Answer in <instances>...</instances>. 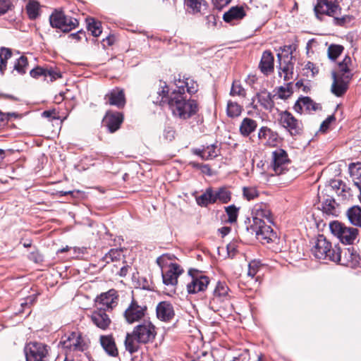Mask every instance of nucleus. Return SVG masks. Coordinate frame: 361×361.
I'll return each instance as SVG.
<instances>
[{
	"label": "nucleus",
	"instance_id": "nucleus-51",
	"mask_svg": "<svg viewBox=\"0 0 361 361\" xmlns=\"http://www.w3.org/2000/svg\"><path fill=\"white\" fill-rule=\"evenodd\" d=\"M226 213L228 216V221L233 223L236 221L238 216V209L233 205L229 206L226 209Z\"/></svg>",
	"mask_w": 361,
	"mask_h": 361
},
{
	"label": "nucleus",
	"instance_id": "nucleus-17",
	"mask_svg": "<svg viewBox=\"0 0 361 361\" xmlns=\"http://www.w3.org/2000/svg\"><path fill=\"white\" fill-rule=\"evenodd\" d=\"M97 309L106 310V309H112L117 305L116 291L114 289L106 293H102L95 300Z\"/></svg>",
	"mask_w": 361,
	"mask_h": 361
},
{
	"label": "nucleus",
	"instance_id": "nucleus-40",
	"mask_svg": "<svg viewBox=\"0 0 361 361\" xmlns=\"http://www.w3.org/2000/svg\"><path fill=\"white\" fill-rule=\"evenodd\" d=\"M322 209L327 214H336V202L332 198H327L322 202Z\"/></svg>",
	"mask_w": 361,
	"mask_h": 361
},
{
	"label": "nucleus",
	"instance_id": "nucleus-12",
	"mask_svg": "<svg viewBox=\"0 0 361 361\" xmlns=\"http://www.w3.org/2000/svg\"><path fill=\"white\" fill-rule=\"evenodd\" d=\"M252 223L251 225L271 224L272 214L269 206L265 203L256 204L252 211Z\"/></svg>",
	"mask_w": 361,
	"mask_h": 361
},
{
	"label": "nucleus",
	"instance_id": "nucleus-34",
	"mask_svg": "<svg viewBox=\"0 0 361 361\" xmlns=\"http://www.w3.org/2000/svg\"><path fill=\"white\" fill-rule=\"evenodd\" d=\"M215 203L220 202L225 204L231 200V192L226 188H220L216 191H214Z\"/></svg>",
	"mask_w": 361,
	"mask_h": 361
},
{
	"label": "nucleus",
	"instance_id": "nucleus-9",
	"mask_svg": "<svg viewBox=\"0 0 361 361\" xmlns=\"http://www.w3.org/2000/svg\"><path fill=\"white\" fill-rule=\"evenodd\" d=\"M25 353L26 361H47L49 348L44 343L31 342L25 346Z\"/></svg>",
	"mask_w": 361,
	"mask_h": 361
},
{
	"label": "nucleus",
	"instance_id": "nucleus-46",
	"mask_svg": "<svg viewBox=\"0 0 361 361\" xmlns=\"http://www.w3.org/2000/svg\"><path fill=\"white\" fill-rule=\"evenodd\" d=\"M185 4L188 9H190V12L192 13L200 11L201 0H185Z\"/></svg>",
	"mask_w": 361,
	"mask_h": 361
},
{
	"label": "nucleus",
	"instance_id": "nucleus-31",
	"mask_svg": "<svg viewBox=\"0 0 361 361\" xmlns=\"http://www.w3.org/2000/svg\"><path fill=\"white\" fill-rule=\"evenodd\" d=\"M100 342L104 350L111 356L117 355V349L113 338L110 336H101Z\"/></svg>",
	"mask_w": 361,
	"mask_h": 361
},
{
	"label": "nucleus",
	"instance_id": "nucleus-29",
	"mask_svg": "<svg viewBox=\"0 0 361 361\" xmlns=\"http://www.w3.org/2000/svg\"><path fill=\"white\" fill-rule=\"evenodd\" d=\"M196 202L199 206L207 207L210 204L215 203V198L214 196V190L212 188H208L205 192L195 198Z\"/></svg>",
	"mask_w": 361,
	"mask_h": 361
},
{
	"label": "nucleus",
	"instance_id": "nucleus-47",
	"mask_svg": "<svg viewBox=\"0 0 361 361\" xmlns=\"http://www.w3.org/2000/svg\"><path fill=\"white\" fill-rule=\"evenodd\" d=\"M203 152V157L205 160L213 159L217 156L216 147L214 145L204 147Z\"/></svg>",
	"mask_w": 361,
	"mask_h": 361
},
{
	"label": "nucleus",
	"instance_id": "nucleus-57",
	"mask_svg": "<svg viewBox=\"0 0 361 361\" xmlns=\"http://www.w3.org/2000/svg\"><path fill=\"white\" fill-rule=\"evenodd\" d=\"M305 68L307 70H310L312 72V75H314L319 72L318 68L312 62H307V63L305 65Z\"/></svg>",
	"mask_w": 361,
	"mask_h": 361
},
{
	"label": "nucleus",
	"instance_id": "nucleus-27",
	"mask_svg": "<svg viewBox=\"0 0 361 361\" xmlns=\"http://www.w3.org/2000/svg\"><path fill=\"white\" fill-rule=\"evenodd\" d=\"M274 56L269 51H265L259 65L261 71L267 75L274 71Z\"/></svg>",
	"mask_w": 361,
	"mask_h": 361
},
{
	"label": "nucleus",
	"instance_id": "nucleus-48",
	"mask_svg": "<svg viewBox=\"0 0 361 361\" xmlns=\"http://www.w3.org/2000/svg\"><path fill=\"white\" fill-rule=\"evenodd\" d=\"M61 77L60 71L56 68H45V78H49V80L53 82Z\"/></svg>",
	"mask_w": 361,
	"mask_h": 361
},
{
	"label": "nucleus",
	"instance_id": "nucleus-33",
	"mask_svg": "<svg viewBox=\"0 0 361 361\" xmlns=\"http://www.w3.org/2000/svg\"><path fill=\"white\" fill-rule=\"evenodd\" d=\"M39 4L35 0H29L25 9L30 19L34 20L39 15Z\"/></svg>",
	"mask_w": 361,
	"mask_h": 361
},
{
	"label": "nucleus",
	"instance_id": "nucleus-18",
	"mask_svg": "<svg viewBox=\"0 0 361 361\" xmlns=\"http://www.w3.org/2000/svg\"><path fill=\"white\" fill-rule=\"evenodd\" d=\"M209 283V279L206 276L199 274L196 276H191V280L187 284V291L189 294L204 291L207 289Z\"/></svg>",
	"mask_w": 361,
	"mask_h": 361
},
{
	"label": "nucleus",
	"instance_id": "nucleus-23",
	"mask_svg": "<svg viewBox=\"0 0 361 361\" xmlns=\"http://www.w3.org/2000/svg\"><path fill=\"white\" fill-rule=\"evenodd\" d=\"M91 319L92 322L99 328L106 329L110 324L111 320L106 314L105 310L97 309L92 314Z\"/></svg>",
	"mask_w": 361,
	"mask_h": 361
},
{
	"label": "nucleus",
	"instance_id": "nucleus-3",
	"mask_svg": "<svg viewBox=\"0 0 361 361\" xmlns=\"http://www.w3.org/2000/svg\"><path fill=\"white\" fill-rule=\"evenodd\" d=\"M353 62L350 56H345L338 64L337 70L332 72L333 83L331 92L337 97L344 94L353 78Z\"/></svg>",
	"mask_w": 361,
	"mask_h": 361
},
{
	"label": "nucleus",
	"instance_id": "nucleus-41",
	"mask_svg": "<svg viewBox=\"0 0 361 361\" xmlns=\"http://www.w3.org/2000/svg\"><path fill=\"white\" fill-rule=\"evenodd\" d=\"M11 56V51L9 49L2 47L0 49V71L6 69L7 60Z\"/></svg>",
	"mask_w": 361,
	"mask_h": 361
},
{
	"label": "nucleus",
	"instance_id": "nucleus-64",
	"mask_svg": "<svg viewBox=\"0 0 361 361\" xmlns=\"http://www.w3.org/2000/svg\"><path fill=\"white\" fill-rule=\"evenodd\" d=\"M190 165H191L192 167H195V168H199L200 167V164H198V163H196V162H194V161H191L190 162L189 164Z\"/></svg>",
	"mask_w": 361,
	"mask_h": 361
},
{
	"label": "nucleus",
	"instance_id": "nucleus-8",
	"mask_svg": "<svg viewBox=\"0 0 361 361\" xmlns=\"http://www.w3.org/2000/svg\"><path fill=\"white\" fill-rule=\"evenodd\" d=\"M50 24L53 27L60 29L63 32H69L78 25L76 18L66 16L62 11H55L49 18Z\"/></svg>",
	"mask_w": 361,
	"mask_h": 361
},
{
	"label": "nucleus",
	"instance_id": "nucleus-59",
	"mask_svg": "<svg viewBox=\"0 0 361 361\" xmlns=\"http://www.w3.org/2000/svg\"><path fill=\"white\" fill-rule=\"evenodd\" d=\"M36 295H31L27 298L25 302H23L21 305L23 307L24 305H27L28 304H33L36 300Z\"/></svg>",
	"mask_w": 361,
	"mask_h": 361
},
{
	"label": "nucleus",
	"instance_id": "nucleus-26",
	"mask_svg": "<svg viewBox=\"0 0 361 361\" xmlns=\"http://www.w3.org/2000/svg\"><path fill=\"white\" fill-rule=\"evenodd\" d=\"M346 216L350 224L354 228H361V207L354 205L346 211Z\"/></svg>",
	"mask_w": 361,
	"mask_h": 361
},
{
	"label": "nucleus",
	"instance_id": "nucleus-13",
	"mask_svg": "<svg viewBox=\"0 0 361 361\" xmlns=\"http://www.w3.org/2000/svg\"><path fill=\"white\" fill-rule=\"evenodd\" d=\"M62 347L69 351L82 352L87 348V344L78 332H72L66 336L61 342Z\"/></svg>",
	"mask_w": 361,
	"mask_h": 361
},
{
	"label": "nucleus",
	"instance_id": "nucleus-62",
	"mask_svg": "<svg viewBox=\"0 0 361 361\" xmlns=\"http://www.w3.org/2000/svg\"><path fill=\"white\" fill-rule=\"evenodd\" d=\"M193 153L195 154L196 155L200 156L202 158V159H204V157H203V154H204L203 149H195L193 150Z\"/></svg>",
	"mask_w": 361,
	"mask_h": 361
},
{
	"label": "nucleus",
	"instance_id": "nucleus-25",
	"mask_svg": "<svg viewBox=\"0 0 361 361\" xmlns=\"http://www.w3.org/2000/svg\"><path fill=\"white\" fill-rule=\"evenodd\" d=\"M260 105L266 110L271 111L274 107V98L276 95H272L266 90H261L256 94Z\"/></svg>",
	"mask_w": 361,
	"mask_h": 361
},
{
	"label": "nucleus",
	"instance_id": "nucleus-56",
	"mask_svg": "<svg viewBox=\"0 0 361 361\" xmlns=\"http://www.w3.org/2000/svg\"><path fill=\"white\" fill-rule=\"evenodd\" d=\"M236 243L235 242L230 243L227 245V250L229 256H233L236 251Z\"/></svg>",
	"mask_w": 361,
	"mask_h": 361
},
{
	"label": "nucleus",
	"instance_id": "nucleus-30",
	"mask_svg": "<svg viewBox=\"0 0 361 361\" xmlns=\"http://www.w3.org/2000/svg\"><path fill=\"white\" fill-rule=\"evenodd\" d=\"M257 122L250 118H245L240 126V132L243 136H248L257 128Z\"/></svg>",
	"mask_w": 361,
	"mask_h": 361
},
{
	"label": "nucleus",
	"instance_id": "nucleus-60",
	"mask_svg": "<svg viewBox=\"0 0 361 361\" xmlns=\"http://www.w3.org/2000/svg\"><path fill=\"white\" fill-rule=\"evenodd\" d=\"M230 231H231V228L227 227V226H224L219 229V232L221 233V237L226 236V235H228Z\"/></svg>",
	"mask_w": 361,
	"mask_h": 361
},
{
	"label": "nucleus",
	"instance_id": "nucleus-28",
	"mask_svg": "<svg viewBox=\"0 0 361 361\" xmlns=\"http://www.w3.org/2000/svg\"><path fill=\"white\" fill-rule=\"evenodd\" d=\"M350 174L354 185L361 195V163H353L349 166Z\"/></svg>",
	"mask_w": 361,
	"mask_h": 361
},
{
	"label": "nucleus",
	"instance_id": "nucleus-55",
	"mask_svg": "<svg viewBox=\"0 0 361 361\" xmlns=\"http://www.w3.org/2000/svg\"><path fill=\"white\" fill-rule=\"evenodd\" d=\"M334 120V117L333 116H329L325 121H324L322 122V123L321 124V126H320V130L321 131H323V132H325L330 123Z\"/></svg>",
	"mask_w": 361,
	"mask_h": 361
},
{
	"label": "nucleus",
	"instance_id": "nucleus-38",
	"mask_svg": "<svg viewBox=\"0 0 361 361\" xmlns=\"http://www.w3.org/2000/svg\"><path fill=\"white\" fill-rule=\"evenodd\" d=\"M122 256V252L120 250L111 249L108 253H106L102 258V261L105 263H109L111 262L118 261L121 259Z\"/></svg>",
	"mask_w": 361,
	"mask_h": 361
},
{
	"label": "nucleus",
	"instance_id": "nucleus-44",
	"mask_svg": "<svg viewBox=\"0 0 361 361\" xmlns=\"http://www.w3.org/2000/svg\"><path fill=\"white\" fill-rule=\"evenodd\" d=\"M230 94L231 96H239L245 97L246 95V92L238 81H234L232 84Z\"/></svg>",
	"mask_w": 361,
	"mask_h": 361
},
{
	"label": "nucleus",
	"instance_id": "nucleus-21",
	"mask_svg": "<svg viewBox=\"0 0 361 361\" xmlns=\"http://www.w3.org/2000/svg\"><path fill=\"white\" fill-rule=\"evenodd\" d=\"M106 104L123 108L126 104V97L122 89L115 88L109 91L104 97Z\"/></svg>",
	"mask_w": 361,
	"mask_h": 361
},
{
	"label": "nucleus",
	"instance_id": "nucleus-58",
	"mask_svg": "<svg viewBox=\"0 0 361 361\" xmlns=\"http://www.w3.org/2000/svg\"><path fill=\"white\" fill-rule=\"evenodd\" d=\"M18 116L16 113H8L6 114L0 112V121H4L9 120L11 118H16Z\"/></svg>",
	"mask_w": 361,
	"mask_h": 361
},
{
	"label": "nucleus",
	"instance_id": "nucleus-45",
	"mask_svg": "<svg viewBox=\"0 0 361 361\" xmlns=\"http://www.w3.org/2000/svg\"><path fill=\"white\" fill-rule=\"evenodd\" d=\"M27 66V59L25 56H20L15 63L14 70L18 73L23 74L26 71V67Z\"/></svg>",
	"mask_w": 361,
	"mask_h": 361
},
{
	"label": "nucleus",
	"instance_id": "nucleus-10",
	"mask_svg": "<svg viewBox=\"0 0 361 361\" xmlns=\"http://www.w3.org/2000/svg\"><path fill=\"white\" fill-rule=\"evenodd\" d=\"M343 0H317L314 11L317 18L320 15L335 16L340 13V3Z\"/></svg>",
	"mask_w": 361,
	"mask_h": 361
},
{
	"label": "nucleus",
	"instance_id": "nucleus-36",
	"mask_svg": "<svg viewBox=\"0 0 361 361\" xmlns=\"http://www.w3.org/2000/svg\"><path fill=\"white\" fill-rule=\"evenodd\" d=\"M294 109L297 112L302 111V109L305 108L309 110L314 109L312 101L309 97H302L299 99L294 105Z\"/></svg>",
	"mask_w": 361,
	"mask_h": 361
},
{
	"label": "nucleus",
	"instance_id": "nucleus-54",
	"mask_svg": "<svg viewBox=\"0 0 361 361\" xmlns=\"http://www.w3.org/2000/svg\"><path fill=\"white\" fill-rule=\"evenodd\" d=\"M231 0H212L214 6L218 9L221 10L224 7L227 6Z\"/></svg>",
	"mask_w": 361,
	"mask_h": 361
},
{
	"label": "nucleus",
	"instance_id": "nucleus-19",
	"mask_svg": "<svg viewBox=\"0 0 361 361\" xmlns=\"http://www.w3.org/2000/svg\"><path fill=\"white\" fill-rule=\"evenodd\" d=\"M103 121L109 132L114 133L120 128L123 121V115L120 112L109 111L106 112Z\"/></svg>",
	"mask_w": 361,
	"mask_h": 361
},
{
	"label": "nucleus",
	"instance_id": "nucleus-1",
	"mask_svg": "<svg viewBox=\"0 0 361 361\" xmlns=\"http://www.w3.org/2000/svg\"><path fill=\"white\" fill-rule=\"evenodd\" d=\"M174 85L176 87L170 93L168 86L161 87V90L157 92V96L152 101L160 106L169 105L173 114L181 119L189 118L197 113L198 106L196 101L188 99L183 94L185 90L190 94L195 93L197 84L190 78L185 80L179 78L175 80Z\"/></svg>",
	"mask_w": 361,
	"mask_h": 361
},
{
	"label": "nucleus",
	"instance_id": "nucleus-11",
	"mask_svg": "<svg viewBox=\"0 0 361 361\" xmlns=\"http://www.w3.org/2000/svg\"><path fill=\"white\" fill-rule=\"evenodd\" d=\"M147 306L138 304L133 299L123 313L124 318L128 324H133L143 319L147 314Z\"/></svg>",
	"mask_w": 361,
	"mask_h": 361
},
{
	"label": "nucleus",
	"instance_id": "nucleus-42",
	"mask_svg": "<svg viewBox=\"0 0 361 361\" xmlns=\"http://www.w3.org/2000/svg\"><path fill=\"white\" fill-rule=\"evenodd\" d=\"M242 108L236 102L228 101L227 104V114L230 117H235L240 114Z\"/></svg>",
	"mask_w": 361,
	"mask_h": 361
},
{
	"label": "nucleus",
	"instance_id": "nucleus-7",
	"mask_svg": "<svg viewBox=\"0 0 361 361\" xmlns=\"http://www.w3.org/2000/svg\"><path fill=\"white\" fill-rule=\"evenodd\" d=\"M290 161L287 152L282 149H277L272 152V160L269 166L271 175H281L288 170Z\"/></svg>",
	"mask_w": 361,
	"mask_h": 361
},
{
	"label": "nucleus",
	"instance_id": "nucleus-50",
	"mask_svg": "<svg viewBox=\"0 0 361 361\" xmlns=\"http://www.w3.org/2000/svg\"><path fill=\"white\" fill-rule=\"evenodd\" d=\"M291 82H288L286 87H280L278 92V97L280 99H287L292 94L290 87Z\"/></svg>",
	"mask_w": 361,
	"mask_h": 361
},
{
	"label": "nucleus",
	"instance_id": "nucleus-5",
	"mask_svg": "<svg viewBox=\"0 0 361 361\" xmlns=\"http://www.w3.org/2000/svg\"><path fill=\"white\" fill-rule=\"evenodd\" d=\"M331 233L345 245H353L359 235V230L353 226H348L338 221L329 224Z\"/></svg>",
	"mask_w": 361,
	"mask_h": 361
},
{
	"label": "nucleus",
	"instance_id": "nucleus-16",
	"mask_svg": "<svg viewBox=\"0 0 361 361\" xmlns=\"http://www.w3.org/2000/svg\"><path fill=\"white\" fill-rule=\"evenodd\" d=\"M336 253L338 254L339 259L333 260V262L340 264L343 266L353 267L357 264L360 257L353 247L345 249L342 252L340 247H336Z\"/></svg>",
	"mask_w": 361,
	"mask_h": 361
},
{
	"label": "nucleus",
	"instance_id": "nucleus-20",
	"mask_svg": "<svg viewBox=\"0 0 361 361\" xmlns=\"http://www.w3.org/2000/svg\"><path fill=\"white\" fill-rule=\"evenodd\" d=\"M248 9V6L245 4L232 6L224 13L223 19L226 23L242 20L246 16Z\"/></svg>",
	"mask_w": 361,
	"mask_h": 361
},
{
	"label": "nucleus",
	"instance_id": "nucleus-63",
	"mask_svg": "<svg viewBox=\"0 0 361 361\" xmlns=\"http://www.w3.org/2000/svg\"><path fill=\"white\" fill-rule=\"evenodd\" d=\"M51 112L49 111H45L42 113V116L44 117H50L51 116Z\"/></svg>",
	"mask_w": 361,
	"mask_h": 361
},
{
	"label": "nucleus",
	"instance_id": "nucleus-52",
	"mask_svg": "<svg viewBox=\"0 0 361 361\" xmlns=\"http://www.w3.org/2000/svg\"><path fill=\"white\" fill-rule=\"evenodd\" d=\"M12 3L11 0H0V16L5 14L11 9Z\"/></svg>",
	"mask_w": 361,
	"mask_h": 361
},
{
	"label": "nucleus",
	"instance_id": "nucleus-14",
	"mask_svg": "<svg viewBox=\"0 0 361 361\" xmlns=\"http://www.w3.org/2000/svg\"><path fill=\"white\" fill-rule=\"evenodd\" d=\"M247 230L255 234L256 238L263 244L269 243L276 238V233L268 224H260L257 225H250Z\"/></svg>",
	"mask_w": 361,
	"mask_h": 361
},
{
	"label": "nucleus",
	"instance_id": "nucleus-2",
	"mask_svg": "<svg viewBox=\"0 0 361 361\" xmlns=\"http://www.w3.org/2000/svg\"><path fill=\"white\" fill-rule=\"evenodd\" d=\"M155 326L149 320H144L143 322L134 327L131 333H128L126 336L125 346L130 354L136 353L140 344H146L152 342L156 336Z\"/></svg>",
	"mask_w": 361,
	"mask_h": 361
},
{
	"label": "nucleus",
	"instance_id": "nucleus-6",
	"mask_svg": "<svg viewBox=\"0 0 361 361\" xmlns=\"http://www.w3.org/2000/svg\"><path fill=\"white\" fill-rule=\"evenodd\" d=\"M336 247L332 248L331 243L321 235L318 236L312 252L319 259H329L333 262L339 259L338 254L336 253Z\"/></svg>",
	"mask_w": 361,
	"mask_h": 361
},
{
	"label": "nucleus",
	"instance_id": "nucleus-37",
	"mask_svg": "<svg viewBox=\"0 0 361 361\" xmlns=\"http://www.w3.org/2000/svg\"><path fill=\"white\" fill-rule=\"evenodd\" d=\"M87 29L91 32L94 37H98L102 33V26L99 21L95 20L94 18H87Z\"/></svg>",
	"mask_w": 361,
	"mask_h": 361
},
{
	"label": "nucleus",
	"instance_id": "nucleus-35",
	"mask_svg": "<svg viewBox=\"0 0 361 361\" xmlns=\"http://www.w3.org/2000/svg\"><path fill=\"white\" fill-rule=\"evenodd\" d=\"M279 76L283 78L284 81H289L293 77V65L290 63L280 64Z\"/></svg>",
	"mask_w": 361,
	"mask_h": 361
},
{
	"label": "nucleus",
	"instance_id": "nucleus-39",
	"mask_svg": "<svg viewBox=\"0 0 361 361\" xmlns=\"http://www.w3.org/2000/svg\"><path fill=\"white\" fill-rule=\"evenodd\" d=\"M343 47L339 44H331L328 48V57L331 60H336L343 52Z\"/></svg>",
	"mask_w": 361,
	"mask_h": 361
},
{
	"label": "nucleus",
	"instance_id": "nucleus-15",
	"mask_svg": "<svg viewBox=\"0 0 361 361\" xmlns=\"http://www.w3.org/2000/svg\"><path fill=\"white\" fill-rule=\"evenodd\" d=\"M279 122L291 135L300 134L302 131V125L301 122L287 111L280 113Z\"/></svg>",
	"mask_w": 361,
	"mask_h": 361
},
{
	"label": "nucleus",
	"instance_id": "nucleus-4",
	"mask_svg": "<svg viewBox=\"0 0 361 361\" xmlns=\"http://www.w3.org/2000/svg\"><path fill=\"white\" fill-rule=\"evenodd\" d=\"M173 255L164 254L157 259V263L161 269L163 283L166 286H175L178 283V278L183 272L180 266L174 263Z\"/></svg>",
	"mask_w": 361,
	"mask_h": 361
},
{
	"label": "nucleus",
	"instance_id": "nucleus-49",
	"mask_svg": "<svg viewBox=\"0 0 361 361\" xmlns=\"http://www.w3.org/2000/svg\"><path fill=\"white\" fill-rule=\"evenodd\" d=\"M260 265L259 261L253 260L250 262L248 264L247 275L252 279L259 270Z\"/></svg>",
	"mask_w": 361,
	"mask_h": 361
},
{
	"label": "nucleus",
	"instance_id": "nucleus-22",
	"mask_svg": "<svg viewBox=\"0 0 361 361\" xmlns=\"http://www.w3.org/2000/svg\"><path fill=\"white\" fill-rule=\"evenodd\" d=\"M258 137L264 144L270 147L276 146L279 143L278 134L267 127H262L259 130Z\"/></svg>",
	"mask_w": 361,
	"mask_h": 361
},
{
	"label": "nucleus",
	"instance_id": "nucleus-32",
	"mask_svg": "<svg viewBox=\"0 0 361 361\" xmlns=\"http://www.w3.org/2000/svg\"><path fill=\"white\" fill-rule=\"evenodd\" d=\"M228 287L224 282H218L214 291V296L220 301L228 300Z\"/></svg>",
	"mask_w": 361,
	"mask_h": 361
},
{
	"label": "nucleus",
	"instance_id": "nucleus-53",
	"mask_svg": "<svg viewBox=\"0 0 361 361\" xmlns=\"http://www.w3.org/2000/svg\"><path fill=\"white\" fill-rule=\"evenodd\" d=\"M30 74L32 78H38L40 75L45 78V68L37 66L31 70Z\"/></svg>",
	"mask_w": 361,
	"mask_h": 361
},
{
	"label": "nucleus",
	"instance_id": "nucleus-61",
	"mask_svg": "<svg viewBox=\"0 0 361 361\" xmlns=\"http://www.w3.org/2000/svg\"><path fill=\"white\" fill-rule=\"evenodd\" d=\"M81 35H84V32H82V31H79L76 33L71 34L70 36L74 39L80 40L82 38Z\"/></svg>",
	"mask_w": 361,
	"mask_h": 361
},
{
	"label": "nucleus",
	"instance_id": "nucleus-24",
	"mask_svg": "<svg viewBox=\"0 0 361 361\" xmlns=\"http://www.w3.org/2000/svg\"><path fill=\"white\" fill-rule=\"evenodd\" d=\"M157 317L162 321H169L174 316L173 306L168 302H161L157 307Z\"/></svg>",
	"mask_w": 361,
	"mask_h": 361
},
{
	"label": "nucleus",
	"instance_id": "nucleus-43",
	"mask_svg": "<svg viewBox=\"0 0 361 361\" xmlns=\"http://www.w3.org/2000/svg\"><path fill=\"white\" fill-rule=\"evenodd\" d=\"M243 195L244 198L248 201H250L255 200L259 196V191L255 187H244L243 188Z\"/></svg>",
	"mask_w": 361,
	"mask_h": 361
}]
</instances>
